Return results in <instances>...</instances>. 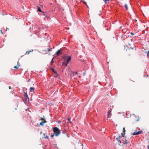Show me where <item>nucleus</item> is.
Wrapping results in <instances>:
<instances>
[{"mask_svg":"<svg viewBox=\"0 0 149 149\" xmlns=\"http://www.w3.org/2000/svg\"><path fill=\"white\" fill-rule=\"evenodd\" d=\"M130 34H131V35H134V33H132V32H131V33H130Z\"/></svg>","mask_w":149,"mask_h":149,"instance_id":"nucleus-21","label":"nucleus"},{"mask_svg":"<svg viewBox=\"0 0 149 149\" xmlns=\"http://www.w3.org/2000/svg\"><path fill=\"white\" fill-rule=\"evenodd\" d=\"M51 69H52V70L53 71H54V69L53 68H51Z\"/></svg>","mask_w":149,"mask_h":149,"instance_id":"nucleus-28","label":"nucleus"},{"mask_svg":"<svg viewBox=\"0 0 149 149\" xmlns=\"http://www.w3.org/2000/svg\"><path fill=\"white\" fill-rule=\"evenodd\" d=\"M45 123V122H43V121H41L40 123L41 125H43V124Z\"/></svg>","mask_w":149,"mask_h":149,"instance_id":"nucleus-11","label":"nucleus"},{"mask_svg":"<svg viewBox=\"0 0 149 149\" xmlns=\"http://www.w3.org/2000/svg\"><path fill=\"white\" fill-rule=\"evenodd\" d=\"M64 58L65 61H66V62L65 64V66H66L71 60V57L70 56H64Z\"/></svg>","mask_w":149,"mask_h":149,"instance_id":"nucleus-2","label":"nucleus"},{"mask_svg":"<svg viewBox=\"0 0 149 149\" xmlns=\"http://www.w3.org/2000/svg\"><path fill=\"white\" fill-rule=\"evenodd\" d=\"M84 1L83 3H84V4H86V6H87V7H88V6L87 5V4L86 2L84 1Z\"/></svg>","mask_w":149,"mask_h":149,"instance_id":"nucleus-17","label":"nucleus"},{"mask_svg":"<svg viewBox=\"0 0 149 149\" xmlns=\"http://www.w3.org/2000/svg\"><path fill=\"white\" fill-rule=\"evenodd\" d=\"M53 131L55 134V135L56 136H58L60 133V131L59 129L57 127H53Z\"/></svg>","mask_w":149,"mask_h":149,"instance_id":"nucleus-1","label":"nucleus"},{"mask_svg":"<svg viewBox=\"0 0 149 149\" xmlns=\"http://www.w3.org/2000/svg\"><path fill=\"white\" fill-rule=\"evenodd\" d=\"M35 88L34 87H31L29 89V91L30 92H33L34 93V90Z\"/></svg>","mask_w":149,"mask_h":149,"instance_id":"nucleus-7","label":"nucleus"},{"mask_svg":"<svg viewBox=\"0 0 149 149\" xmlns=\"http://www.w3.org/2000/svg\"><path fill=\"white\" fill-rule=\"evenodd\" d=\"M111 111L110 110H109L108 111L107 113V120L108 118H109L110 116L111 113Z\"/></svg>","mask_w":149,"mask_h":149,"instance_id":"nucleus-3","label":"nucleus"},{"mask_svg":"<svg viewBox=\"0 0 149 149\" xmlns=\"http://www.w3.org/2000/svg\"><path fill=\"white\" fill-rule=\"evenodd\" d=\"M62 133L63 134H65V131H63L62 132Z\"/></svg>","mask_w":149,"mask_h":149,"instance_id":"nucleus-18","label":"nucleus"},{"mask_svg":"<svg viewBox=\"0 0 149 149\" xmlns=\"http://www.w3.org/2000/svg\"><path fill=\"white\" fill-rule=\"evenodd\" d=\"M38 7V11H39L40 12H42V11L41 10L40 8V7Z\"/></svg>","mask_w":149,"mask_h":149,"instance_id":"nucleus-13","label":"nucleus"},{"mask_svg":"<svg viewBox=\"0 0 149 149\" xmlns=\"http://www.w3.org/2000/svg\"><path fill=\"white\" fill-rule=\"evenodd\" d=\"M70 118H68V120L69 121L70 120Z\"/></svg>","mask_w":149,"mask_h":149,"instance_id":"nucleus-26","label":"nucleus"},{"mask_svg":"<svg viewBox=\"0 0 149 149\" xmlns=\"http://www.w3.org/2000/svg\"><path fill=\"white\" fill-rule=\"evenodd\" d=\"M125 7L126 8V9L127 10H128V7H127V5L126 4H125Z\"/></svg>","mask_w":149,"mask_h":149,"instance_id":"nucleus-14","label":"nucleus"},{"mask_svg":"<svg viewBox=\"0 0 149 149\" xmlns=\"http://www.w3.org/2000/svg\"><path fill=\"white\" fill-rule=\"evenodd\" d=\"M45 138H46V139H47V138H48V136H46L45 137Z\"/></svg>","mask_w":149,"mask_h":149,"instance_id":"nucleus-24","label":"nucleus"},{"mask_svg":"<svg viewBox=\"0 0 149 149\" xmlns=\"http://www.w3.org/2000/svg\"><path fill=\"white\" fill-rule=\"evenodd\" d=\"M109 0H104V1L106 2L107 1H109Z\"/></svg>","mask_w":149,"mask_h":149,"instance_id":"nucleus-23","label":"nucleus"},{"mask_svg":"<svg viewBox=\"0 0 149 149\" xmlns=\"http://www.w3.org/2000/svg\"><path fill=\"white\" fill-rule=\"evenodd\" d=\"M11 87L10 86H9V89H11Z\"/></svg>","mask_w":149,"mask_h":149,"instance_id":"nucleus-29","label":"nucleus"},{"mask_svg":"<svg viewBox=\"0 0 149 149\" xmlns=\"http://www.w3.org/2000/svg\"><path fill=\"white\" fill-rule=\"evenodd\" d=\"M116 139L117 140L119 143H122L121 141L120 140V137L117 138Z\"/></svg>","mask_w":149,"mask_h":149,"instance_id":"nucleus-9","label":"nucleus"},{"mask_svg":"<svg viewBox=\"0 0 149 149\" xmlns=\"http://www.w3.org/2000/svg\"><path fill=\"white\" fill-rule=\"evenodd\" d=\"M43 122H45V123H46V120H44L43 121Z\"/></svg>","mask_w":149,"mask_h":149,"instance_id":"nucleus-27","label":"nucleus"},{"mask_svg":"<svg viewBox=\"0 0 149 149\" xmlns=\"http://www.w3.org/2000/svg\"><path fill=\"white\" fill-rule=\"evenodd\" d=\"M1 34H3V33L2 32V31L1 30Z\"/></svg>","mask_w":149,"mask_h":149,"instance_id":"nucleus-25","label":"nucleus"},{"mask_svg":"<svg viewBox=\"0 0 149 149\" xmlns=\"http://www.w3.org/2000/svg\"><path fill=\"white\" fill-rule=\"evenodd\" d=\"M141 132V131H139L137 132H134L132 134L134 135H138Z\"/></svg>","mask_w":149,"mask_h":149,"instance_id":"nucleus-6","label":"nucleus"},{"mask_svg":"<svg viewBox=\"0 0 149 149\" xmlns=\"http://www.w3.org/2000/svg\"><path fill=\"white\" fill-rule=\"evenodd\" d=\"M31 52L32 51H27L26 52V54H29L30 53V52Z\"/></svg>","mask_w":149,"mask_h":149,"instance_id":"nucleus-12","label":"nucleus"},{"mask_svg":"<svg viewBox=\"0 0 149 149\" xmlns=\"http://www.w3.org/2000/svg\"><path fill=\"white\" fill-rule=\"evenodd\" d=\"M60 53H61V51H60V49H59L56 52V54L57 55H59L60 54Z\"/></svg>","mask_w":149,"mask_h":149,"instance_id":"nucleus-10","label":"nucleus"},{"mask_svg":"<svg viewBox=\"0 0 149 149\" xmlns=\"http://www.w3.org/2000/svg\"><path fill=\"white\" fill-rule=\"evenodd\" d=\"M18 67H19V66H15L14 68L15 69H17L18 68Z\"/></svg>","mask_w":149,"mask_h":149,"instance_id":"nucleus-16","label":"nucleus"},{"mask_svg":"<svg viewBox=\"0 0 149 149\" xmlns=\"http://www.w3.org/2000/svg\"><path fill=\"white\" fill-rule=\"evenodd\" d=\"M148 149H149V146H148Z\"/></svg>","mask_w":149,"mask_h":149,"instance_id":"nucleus-34","label":"nucleus"},{"mask_svg":"<svg viewBox=\"0 0 149 149\" xmlns=\"http://www.w3.org/2000/svg\"><path fill=\"white\" fill-rule=\"evenodd\" d=\"M76 74H77V72H76Z\"/></svg>","mask_w":149,"mask_h":149,"instance_id":"nucleus-30","label":"nucleus"},{"mask_svg":"<svg viewBox=\"0 0 149 149\" xmlns=\"http://www.w3.org/2000/svg\"><path fill=\"white\" fill-rule=\"evenodd\" d=\"M67 136L68 137L69 136L68 135H67Z\"/></svg>","mask_w":149,"mask_h":149,"instance_id":"nucleus-32","label":"nucleus"},{"mask_svg":"<svg viewBox=\"0 0 149 149\" xmlns=\"http://www.w3.org/2000/svg\"><path fill=\"white\" fill-rule=\"evenodd\" d=\"M54 136V135L52 134V135H51V136L52 137H53Z\"/></svg>","mask_w":149,"mask_h":149,"instance_id":"nucleus-20","label":"nucleus"},{"mask_svg":"<svg viewBox=\"0 0 149 149\" xmlns=\"http://www.w3.org/2000/svg\"><path fill=\"white\" fill-rule=\"evenodd\" d=\"M47 49H48V52H49L50 51H51V50H50V49H49V48H48Z\"/></svg>","mask_w":149,"mask_h":149,"instance_id":"nucleus-22","label":"nucleus"},{"mask_svg":"<svg viewBox=\"0 0 149 149\" xmlns=\"http://www.w3.org/2000/svg\"><path fill=\"white\" fill-rule=\"evenodd\" d=\"M53 72H54L55 74H57V72L56 71H55V70H54V71H53Z\"/></svg>","mask_w":149,"mask_h":149,"instance_id":"nucleus-19","label":"nucleus"},{"mask_svg":"<svg viewBox=\"0 0 149 149\" xmlns=\"http://www.w3.org/2000/svg\"><path fill=\"white\" fill-rule=\"evenodd\" d=\"M53 58H52V61H51V64H52V63H54V61H53Z\"/></svg>","mask_w":149,"mask_h":149,"instance_id":"nucleus-15","label":"nucleus"},{"mask_svg":"<svg viewBox=\"0 0 149 149\" xmlns=\"http://www.w3.org/2000/svg\"><path fill=\"white\" fill-rule=\"evenodd\" d=\"M42 120H44V119H43L42 118Z\"/></svg>","mask_w":149,"mask_h":149,"instance_id":"nucleus-35","label":"nucleus"},{"mask_svg":"<svg viewBox=\"0 0 149 149\" xmlns=\"http://www.w3.org/2000/svg\"><path fill=\"white\" fill-rule=\"evenodd\" d=\"M7 29H8L7 28H6V31H7Z\"/></svg>","mask_w":149,"mask_h":149,"instance_id":"nucleus-31","label":"nucleus"},{"mask_svg":"<svg viewBox=\"0 0 149 149\" xmlns=\"http://www.w3.org/2000/svg\"><path fill=\"white\" fill-rule=\"evenodd\" d=\"M43 135H45V133H44L43 134Z\"/></svg>","mask_w":149,"mask_h":149,"instance_id":"nucleus-33","label":"nucleus"},{"mask_svg":"<svg viewBox=\"0 0 149 149\" xmlns=\"http://www.w3.org/2000/svg\"><path fill=\"white\" fill-rule=\"evenodd\" d=\"M24 96H25L26 98V99H27L28 100H29V98L28 96V95L26 92H24Z\"/></svg>","mask_w":149,"mask_h":149,"instance_id":"nucleus-8","label":"nucleus"},{"mask_svg":"<svg viewBox=\"0 0 149 149\" xmlns=\"http://www.w3.org/2000/svg\"><path fill=\"white\" fill-rule=\"evenodd\" d=\"M125 127H124L123 129V133H121V135L122 137H124V135L125 134Z\"/></svg>","mask_w":149,"mask_h":149,"instance_id":"nucleus-4","label":"nucleus"},{"mask_svg":"<svg viewBox=\"0 0 149 149\" xmlns=\"http://www.w3.org/2000/svg\"><path fill=\"white\" fill-rule=\"evenodd\" d=\"M123 144H127L129 143V141L126 140L125 139V140H123Z\"/></svg>","mask_w":149,"mask_h":149,"instance_id":"nucleus-5","label":"nucleus"}]
</instances>
